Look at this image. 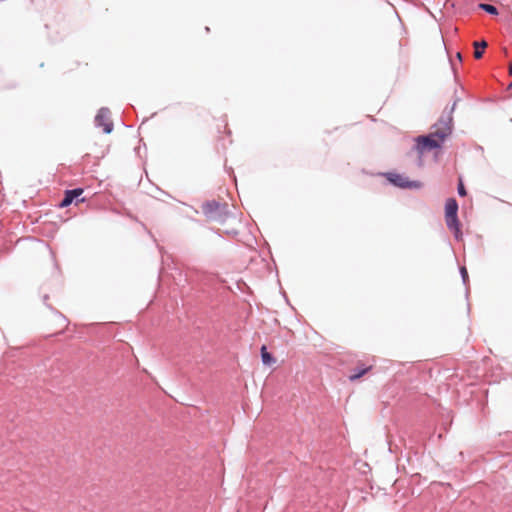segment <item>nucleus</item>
I'll return each mask as SVG.
<instances>
[{
	"instance_id": "1",
	"label": "nucleus",
	"mask_w": 512,
	"mask_h": 512,
	"mask_svg": "<svg viewBox=\"0 0 512 512\" xmlns=\"http://www.w3.org/2000/svg\"><path fill=\"white\" fill-rule=\"evenodd\" d=\"M453 118L451 114L442 115L433 126L434 130L427 135L418 136L415 141V150L419 154L440 148L446 137L452 133Z\"/></svg>"
},
{
	"instance_id": "2",
	"label": "nucleus",
	"mask_w": 512,
	"mask_h": 512,
	"mask_svg": "<svg viewBox=\"0 0 512 512\" xmlns=\"http://www.w3.org/2000/svg\"><path fill=\"white\" fill-rule=\"evenodd\" d=\"M203 214L212 221L223 223L229 217L227 203H221L215 200L207 201L202 205Z\"/></svg>"
},
{
	"instance_id": "3",
	"label": "nucleus",
	"mask_w": 512,
	"mask_h": 512,
	"mask_svg": "<svg viewBox=\"0 0 512 512\" xmlns=\"http://www.w3.org/2000/svg\"><path fill=\"white\" fill-rule=\"evenodd\" d=\"M385 176L391 184L402 189H420L423 186L420 181L409 180L402 174L389 172Z\"/></svg>"
},
{
	"instance_id": "4",
	"label": "nucleus",
	"mask_w": 512,
	"mask_h": 512,
	"mask_svg": "<svg viewBox=\"0 0 512 512\" xmlns=\"http://www.w3.org/2000/svg\"><path fill=\"white\" fill-rule=\"evenodd\" d=\"M97 127H103V132L109 134L113 130V122L111 121V112L107 107L99 109L94 119Z\"/></svg>"
},
{
	"instance_id": "5",
	"label": "nucleus",
	"mask_w": 512,
	"mask_h": 512,
	"mask_svg": "<svg viewBox=\"0 0 512 512\" xmlns=\"http://www.w3.org/2000/svg\"><path fill=\"white\" fill-rule=\"evenodd\" d=\"M83 193L82 188H75L66 190L63 199L60 202V207H68L72 202Z\"/></svg>"
},
{
	"instance_id": "6",
	"label": "nucleus",
	"mask_w": 512,
	"mask_h": 512,
	"mask_svg": "<svg viewBox=\"0 0 512 512\" xmlns=\"http://www.w3.org/2000/svg\"><path fill=\"white\" fill-rule=\"evenodd\" d=\"M445 216H458V203L456 199L449 198L445 204Z\"/></svg>"
},
{
	"instance_id": "7",
	"label": "nucleus",
	"mask_w": 512,
	"mask_h": 512,
	"mask_svg": "<svg viewBox=\"0 0 512 512\" xmlns=\"http://www.w3.org/2000/svg\"><path fill=\"white\" fill-rule=\"evenodd\" d=\"M445 218L448 229L452 232H458V228H460L458 216H445Z\"/></svg>"
},
{
	"instance_id": "8",
	"label": "nucleus",
	"mask_w": 512,
	"mask_h": 512,
	"mask_svg": "<svg viewBox=\"0 0 512 512\" xmlns=\"http://www.w3.org/2000/svg\"><path fill=\"white\" fill-rule=\"evenodd\" d=\"M371 369V366L368 367H357L353 370V372L349 375V379L351 381H355L361 378L364 374H366Z\"/></svg>"
},
{
	"instance_id": "9",
	"label": "nucleus",
	"mask_w": 512,
	"mask_h": 512,
	"mask_svg": "<svg viewBox=\"0 0 512 512\" xmlns=\"http://www.w3.org/2000/svg\"><path fill=\"white\" fill-rule=\"evenodd\" d=\"M261 359L265 365H272L276 362L275 358L267 351L265 345L261 347Z\"/></svg>"
},
{
	"instance_id": "10",
	"label": "nucleus",
	"mask_w": 512,
	"mask_h": 512,
	"mask_svg": "<svg viewBox=\"0 0 512 512\" xmlns=\"http://www.w3.org/2000/svg\"><path fill=\"white\" fill-rule=\"evenodd\" d=\"M487 47V43L485 41L474 42V57L476 59H480L483 56L484 49Z\"/></svg>"
},
{
	"instance_id": "11",
	"label": "nucleus",
	"mask_w": 512,
	"mask_h": 512,
	"mask_svg": "<svg viewBox=\"0 0 512 512\" xmlns=\"http://www.w3.org/2000/svg\"><path fill=\"white\" fill-rule=\"evenodd\" d=\"M479 8L491 15H498V9L494 5L487 4V3H480Z\"/></svg>"
},
{
	"instance_id": "12",
	"label": "nucleus",
	"mask_w": 512,
	"mask_h": 512,
	"mask_svg": "<svg viewBox=\"0 0 512 512\" xmlns=\"http://www.w3.org/2000/svg\"><path fill=\"white\" fill-rule=\"evenodd\" d=\"M460 274H461L463 283L466 285L468 282V272H467L466 267H464V266L460 267Z\"/></svg>"
},
{
	"instance_id": "13",
	"label": "nucleus",
	"mask_w": 512,
	"mask_h": 512,
	"mask_svg": "<svg viewBox=\"0 0 512 512\" xmlns=\"http://www.w3.org/2000/svg\"><path fill=\"white\" fill-rule=\"evenodd\" d=\"M457 190H458V194H459L460 196H462V197H463V196H465V195L467 194L466 189H465V187H464V184L462 183V181H461V180H460V182H459V184H458V188H457Z\"/></svg>"
},
{
	"instance_id": "14",
	"label": "nucleus",
	"mask_w": 512,
	"mask_h": 512,
	"mask_svg": "<svg viewBox=\"0 0 512 512\" xmlns=\"http://www.w3.org/2000/svg\"><path fill=\"white\" fill-rule=\"evenodd\" d=\"M453 234H454V237H455L456 240H458V241L461 240L462 232H461L460 228H458V232H453Z\"/></svg>"
},
{
	"instance_id": "15",
	"label": "nucleus",
	"mask_w": 512,
	"mask_h": 512,
	"mask_svg": "<svg viewBox=\"0 0 512 512\" xmlns=\"http://www.w3.org/2000/svg\"><path fill=\"white\" fill-rule=\"evenodd\" d=\"M508 72L509 75L512 76V63L509 64Z\"/></svg>"
},
{
	"instance_id": "16",
	"label": "nucleus",
	"mask_w": 512,
	"mask_h": 512,
	"mask_svg": "<svg viewBox=\"0 0 512 512\" xmlns=\"http://www.w3.org/2000/svg\"><path fill=\"white\" fill-rule=\"evenodd\" d=\"M59 317L61 318V320L63 321V323H66V318H65L62 314H59Z\"/></svg>"
},
{
	"instance_id": "17",
	"label": "nucleus",
	"mask_w": 512,
	"mask_h": 512,
	"mask_svg": "<svg viewBox=\"0 0 512 512\" xmlns=\"http://www.w3.org/2000/svg\"><path fill=\"white\" fill-rule=\"evenodd\" d=\"M457 58L459 59V61H462V56H461V53H457Z\"/></svg>"
},
{
	"instance_id": "18",
	"label": "nucleus",
	"mask_w": 512,
	"mask_h": 512,
	"mask_svg": "<svg viewBox=\"0 0 512 512\" xmlns=\"http://www.w3.org/2000/svg\"><path fill=\"white\" fill-rule=\"evenodd\" d=\"M511 87H512V83L509 85V88H511Z\"/></svg>"
}]
</instances>
